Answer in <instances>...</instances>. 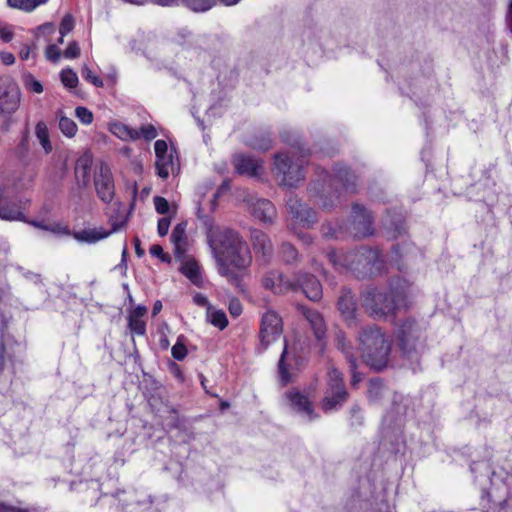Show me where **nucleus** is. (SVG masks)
Returning a JSON list of instances; mask_svg holds the SVG:
<instances>
[{
    "mask_svg": "<svg viewBox=\"0 0 512 512\" xmlns=\"http://www.w3.org/2000/svg\"><path fill=\"white\" fill-rule=\"evenodd\" d=\"M49 0H7L10 8L24 12H32L39 6L46 4Z\"/></svg>",
    "mask_w": 512,
    "mask_h": 512,
    "instance_id": "29",
    "label": "nucleus"
},
{
    "mask_svg": "<svg viewBox=\"0 0 512 512\" xmlns=\"http://www.w3.org/2000/svg\"><path fill=\"white\" fill-rule=\"evenodd\" d=\"M382 387V383L378 380L371 381L369 386V393L372 394L373 392L378 391Z\"/></svg>",
    "mask_w": 512,
    "mask_h": 512,
    "instance_id": "60",
    "label": "nucleus"
},
{
    "mask_svg": "<svg viewBox=\"0 0 512 512\" xmlns=\"http://www.w3.org/2000/svg\"><path fill=\"white\" fill-rule=\"evenodd\" d=\"M390 348L391 341L377 327L365 328L359 334L361 357L376 370L387 366Z\"/></svg>",
    "mask_w": 512,
    "mask_h": 512,
    "instance_id": "2",
    "label": "nucleus"
},
{
    "mask_svg": "<svg viewBox=\"0 0 512 512\" xmlns=\"http://www.w3.org/2000/svg\"><path fill=\"white\" fill-rule=\"evenodd\" d=\"M74 28V19L71 15H66L63 17L61 23H60V27H59V32L62 36H65L66 34H68L69 32H71Z\"/></svg>",
    "mask_w": 512,
    "mask_h": 512,
    "instance_id": "40",
    "label": "nucleus"
},
{
    "mask_svg": "<svg viewBox=\"0 0 512 512\" xmlns=\"http://www.w3.org/2000/svg\"><path fill=\"white\" fill-rule=\"evenodd\" d=\"M133 169L136 173L140 174L142 172L143 166L140 161L135 160L132 162Z\"/></svg>",
    "mask_w": 512,
    "mask_h": 512,
    "instance_id": "63",
    "label": "nucleus"
},
{
    "mask_svg": "<svg viewBox=\"0 0 512 512\" xmlns=\"http://www.w3.org/2000/svg\"><path fill=\"white\" fill-rule=\"evenodd\" d=\"M233 164L239 174L257 177L263 171L262 162L251 156L239 154L233 158Z\"/></svg>",
    "mask_w": 512,
    "mask_h": 512,
    "instance_id": "12",
    "label": "nucleus"
},
{
    "mask_svg": "<svg viewBox=\"0 0 512 512\" xmlns=\"http://www.w3.org/2000/svg\"><path fill=\"white\" fill-rule=\"evenodd\" d=\"M287 207L291 215L289 225L291 229L295 230L299 227H309L310 224L315 222V212L303 205L298 199L290 198L287 202Z\"/></svg>",
    "mask_w": 512,
    "mask_h": 512,
    "instance_id": "10",
    "label": "nucleus"
},
{
    "mask_svg": "<svg viewBox=\"0 0 512 512\" xmlns=\"http://www.w3.org/2000/svg\"><path fill=\"white\" fill-rule=\"evenodd\" d=\"M295 283V288L298 286L302 287L305 295L313 301H317L322 296V288L319 281L312 275L304 274L301 278H298Z\"/></svg>",
    "mask_w": 512,
    "mask_h": 512,
    "instance_id": "15",
    "label": "nucleus"
},
{
    "mask_svg": "<svg viewBox=\"0 0 512 512\" xmlns=\"http://www.w3.org/2000/svg\"><path fill=\"white\" fill-rule=\"evenodd\" d=\"M329 259H330V261L332 262V264L334 266H346L348 268H351L352 264H353L352 261L351 262H347L346 260H345V262L338 261L336 259V254L335 253L330 254L329 255Z\"/></svg>",
    "mask_w": 512,
    "mask_h": 512,
    "instance_id": "57",
    "label": "nucleus"
},
{
    "mask_svg": "<svg viewBox=\"0 0 512 512\" xmlns=\"http://www.w3.org/2000/svg\"><path fill=\"white\" fill-rule=\"evenodd\" d=\"M0 512H23L13 506H8L4 503H0Z\"/></svg>",
    "mask_w": 512,
    "mask_h": 512,
    "instance_id": "59",
    "label": "nucleus"
},
{
    "mask_svg": "<svg viewBox=\"0 0 512 512\" xmlns=\"http://www.w3.org/2000/svg\"><path fill=\"white\" fill-rule=\"evenodd\" d=\"M338 308L341 315L344 317L348 325H352L355 323V302L352 294L350 292H344L338 301Z\"/></svg>",
    "mask_w": 512,
    "mask_h": 512,
    "instance_id": "18",
    "label": "nucleus"
},
{
    "mask_svg": "<svg viewBox=\"0 0 512 512\" xmlns=\"http://www.w3.org/2000/svg\"><path fill=\"white\" fill-rule=\"evenodd\" d=\"M94 185L98 197L105 203H110L115 194V185L110 167L101 163L94 175Z\"/></svg>",
    "mask_w": 512,
    "mask_h": 512,
    "instance_id": "9",
    "label": "nucleus"
},
{
    "mask_svg": "<svg viewBox=\"0 0 512 512\" xmlns=\"http://www.w3.org/2000/svg\"><path fill=\"white\" fill-rule=\"evenodd\" d=\"M138 132L140 133V138L142 137L145 140H152L157 137L156 128L151 124L143 125Z\"/></svg>",
    "mask_w": 512,
    "mask_h": 512,
    "instance_id": "42",
    "label": "nucleus"
},
{
    "mask_svg": "<svg viewBox=\"0 0 512 512\" xmlns=\"http://www.w3.org/2000/svg\"><path fill=\"white\" fill-rule=\"evenodd\" d=\"M302 313L310 323L317 340H322L326 332V327L322 316L317 311L307 308H302Z\"/></svg>",
    "mask_w": 512,
    "mask_h": 512,
    "instance_id": "21",
    "label": "nucleus"
},
{
    "mask_svg": "<svg viewBox=\"0 0 512 512\" xmlns=\"http://www.w3.org/2000/svg\"><path fill=\"white\" fill-rule=\"evenodd\" d=\"M21 93L17 84L9 77L0 78V113H14L20 104Z\"/></svg>",
    "mask_w": 512,
    "mask_h": 512,
    "instance_id": "7",
    "label": "nucleus"
},
{
    "mask_svg": "<svg viewBox=\"0 0 512 512\" xmlns=\"http://www.w3.org/2000/svg\"><path fill=\"white\" fill-rule=\"evenodd\" d=\"M147 313V308L143 305H138L137 307H135L129 314V316L131 317H134V318H142L146 315Z\"/></svg>",
    "mask_w": 512,
    "mask_h": 512,
    "instance_id": "52",
    "label": "nucleus"
},
{
    "mask_svg": "<svg viewBox=\"0 0 512 512\" xmlns=\"http://www.w3.org/2000/svg\"><path fill=\"white\" fill-rule=\"evenodd\" d=\"M171 353L174 359L181 361L187 355V348L183 342V336L178 337L177 342L173 345Z\"/></svg>",
    "mask_w": 512,
    "mask_h": 512,
    "instance_id": "37",
    "label": "nucleus"
},
{
    "mask_svg": "<svg viewBox=\"0 0 512 512\" xmlns=\"http://www.w3.org/2000/svg\"><path fill=\"white\" fill-rule=\"evenodd\" d=\"M193 301L196 305L206 307V309L208 308V305H211L206 296L200 293L193 296Z\"/></svg>",
    "mask_w": 512,
    "mask_h": 512,
    "instance_id": "53",
    "label": "nucleus"
},
{
    "mask_svg": "<svg viewBox=\"0 0 512 512\" xmlns=\"http://www.w3.org/2000/svg\"><path fill=\"white\" fill-rule=\"evenodd\" d=\"M35 225L37 227L43 228L45 230H49L55 234H60V235H69L70 234L68 227L65 225L59 224V223L53 224L50 226H42L40 224H35Z\"/></svg>",
    "mask_w": 512,
    "mask_h": 512,
    "instance_id": "43",
    "label": "nucleus"
},
{
    "mask_svg": "<svg viewBox=\"0 0 512 512\" xmlns=\"http://www.w3.org/2000/svg\"><path fill=\"white\" fill-rule=\"evenodd\" d=\"M35 136L43 148L45 154H50L53 150L52 143L50 141V135L47 125L40 121L35 126Z\"/></svg>",
    "mask_w": 512,
    "mask_h": 512,
    "instance_id": "27",
    "label": "nucleus"
},
{
    "mask_svg": "<svg viewBox=\"0 0 512 512\" xmlns=\"http://www.w3.org/2000/svg\"><path fill=\"white\" fill-rule=\"evenodd\" d=\"M82 77L90 82L91 84H93L94 86L96 87H102L103 86V81L102 79L97 76L96 74H94L92 72V70L87 67V66H84L83 69H82Z\"/></svg>",
    "mask_w": 512,
    "mask_h": 512,
    "instance_id": "38",
    "label": "nucleus"
},
{
    "mask_svg": "<svg viewBox=\"0 0 512 512\" xmlns=\"http://www.w3.org/2000/svg\"><path fill=\"white\" fill-rule=\"evenodd\" d=\"M0 38L4 42H9L13 38V32L8 26H0Z\"/></svg>",
    "mask_w": 512,
    "mask_h": 512,
    "instance_id": "51",
    "label": "nucleus"
},
{
    "mask_svg": "<svg viewBox=\"0 0 512 512\" xmlns=\"http://www.w3.org/2000/svg\"><path fill=\"white\" fill-rule=\"evenodd\" d=\"M24 87L26 90L40 94L43 92V85L40 81L34 78L33 75L27 74L23 78Z\"/></svg>",
    "mask_w": 512,
    "mask_h": 512,
    "instance_id": "34",
    "label": "nucleus"
},
{
    "mask_svg": "<svg viewBox=\"0 0 512 512\" xmlns=\"http://www.w3.org/2000/svg\"><path fill=\"white\" fill-rule=\"evenodd\" d=\"M298 360L295 355L288 349L285 345L284 350L282 352L281 358L279 360V375L283 384H287L291 380V374L289 373V368L293 367V365H297Z\"/></svg>",
    "mask_w": 512,
    "mask_h": 512,
    "instance_id": "20",
    "label": "nucleus"
},
{
    "mask_svg": "<svg viewBox=\"0 0 512 512\" xmlns=\"http://www.w3.org/2000/svg\"><path fill=\"white\" fill-rule=\"evenodd\" d=\"M154 206L159 214H166L169 211L168 201L160 196L154 197Z\"/></svg>",
    "mask_w": 512,
    "mask_h": 512,
    "instance_id": "44",
    "label": "nucleus"
},
{
    "mask_svg": "<svg viewBox=\"0 0 512 512\" xmlns=\"http://www.w3.org/2000/svg\"><path fill=\"white\" fill-rule=\"evenodd\" d=\"M352 217L357 235L367 236L372 234V218L364 207L360 205H354L352 209Z\"/></svg>",
    "mask_w": 512,
    "mask_h": 512,
    "instance_id": "14",
    "label": "nucleus"
},
{
    "mask_svg": "<svg viewBox=\"0 0 512 512\" xmlns=\"http://www.w3.org/2000/svg\"><path fill=\"white\" fill-rule=\"evenodd\" d=\"M11 269L21 274L25 280L35 285H39L42 283V277L39 273L27 270L18 264L11 265Z\"/></svg>",
    "mask_w": 512,
    "mask_h": 512,
    "instance_id": "33",
    "label": "nucleus"
},
{
    "mask_svg": "<svg viewBox=\"0 0 512 512\" xmlns=\"http://www.w3.org/2000/svg\"><path fill=\"white\" fill-rule=\"evenodd\" d=\"M178 166V158L176 152L170 150L169 154L156 157V171L157 175L162 179H167L170 173H173Z\"/></svg>",
    "mask_w": 512,
    "mask_h": 512,
    "instance_id": "17",
    "label": "nucleus"
},
{
    "mask_svg": "<svg viewBox=\"0 0 512 512\" xmlns=\"http://www.w3.org/2000/svg\"><path fill=\"white\" fill-rule=\"evenodd\" d=\"M161 310H162V303H161V301L157 300L153 305V310H152L153 316H156Z\"/></svg>",
    "mask_w": 512,
    "mask_h": 512,
    "instance_id": "62",
    "label": "nucleus"
},
{
    "mask_svg": "<svg viewBox=\"0 0 512 512\" xmlns=\"http://www.w3.org/2000/svg\"><path fill=\"white\" fill-rule=\"evenodd\" d=\"M120 153L123 156L129 158L131 156V154H132V149L130 147H128V146H125V147L120 149Z\"/></svg>",
    "mask_w": 512,
    "mask_h": 512,
    "instance_id": "64",
    "label": "nucleus"
},
{
    "mask_svg": "<svg viewBox=\"0 0 512 512\" xmlns=\"http://www.w3.org/2000/svg\"><path fill=\"white\" fill-rule=\"evenodd\" d=\"M181 272L190 279L193 284L199 285L201 283L200 267L196 261L188 260L184 262L181 267Z\"/></svg>",
    "mask_w": 512,
    "mask_h": 512,
    "instance_id": "30",
    "label": "nucleus"
},
{
    "mask_svg": "<svg viewBox=\"0 0 512 512\" xmlns=\"http://www.w3.org/2000/svg\"><path fill=\"white\" fill-rule=\"evenodd\" d=\"M154 150L156 157L170 153L168 145L164 140H157L154 144Z\"/></svg>",
    "mask_w": 512,
    "mask_h": 512,
    "instance_id": "50",
    "label": "nucleus"
},
{
    "mask_svg": "<svg viewBox=\"0 0 512 512\" xmlns=\"http://www.w3.org/2000/svg\"><path fill=\"white\" fill-rule=\"evenodd\" d=\"M91 160L88 157L78 159L75 166V177L78 185L87 187L90 183Z\"/></svg>",
    "mask_w": 512,
    "mask_h": 512,
    "instance_id": "23",
    "label": "nucleus"
},
{
    "mask_svg": "<svg viewBox=\"0 0 512 512\" xmlns=\"http://www.w3.org/2000/svg\"><path fill=\"white\" fill-rule=\"evenodd\" d=\"M0 59L5 65H11L15 61V57L10 52H0Z\"/></svg>",
    "mask_w": 512,
    "mask_h": 512,
    "instance_id": "54",
    "label": "nucleus"
},
{
    "mask_svg": "<svg viewBox=\"0 0 512 512\" xmlns=\"http://www.w3.org/2000/svg\"><path fill=\"white\" fill-rule=\"evenodd\" d=\"M150 254L152 256L158 257L163 262H169L170 257L164 253L163 248L160 245H153L150 248Z\"/></svg>",
    "mask_w": 512,
    "mask_h": 512,
    "instance_id": "49",
    "label": "nucleus"
},
{
    "mask_svg": "<svg viewBox=\"0 0 512 512\" xmlns=\"http://www.w3.org/2000/svg\"><path fill=\"white\" fill-rule=\"evenodd\" d=\"M206 317L210 324L220 330L225 329L228 325V319L225 312L221 309L215 308L212 305H208Z\"/></svg>",
    "mask_w": 512,
    "mask_h": 512,
    "instance_id": "26",
    "label": "nucleus"
},
{
    "mask_svg": "<svg viewBox=\"0 0 512 512\" xmlns=\"http://www.w3.org/2000/svg\"><path fill=\"white\" fill-rule=\"evenodd\" d=\"M80 54V48L77 42H71L64 52V56L69 59L77 58Z\"/></svg>",
    "mask_w": 512,
    "mask_h": 512,
    "instance_id": "48",
    "label": "nucleus"
},
{
    "mask_svg": "<svg viewBox=\"0 0 512 512\" xmlns=\"http://www.w3.org/2000/svg\"><path fill=\"white\" fill-rule=\"evenodd\" d=\"M75 115L79 121L85 125H89L93 121V113L86 107H77L75 110Z\"/></svg>",
    "mask_w": 512,
    "mask_h": 512,
    "instance_id": "39",
    "label": "nucleus"
},
{
    "mask_svg": "<svg viewBox=\"0 0 512 512\" xmlns=\"http://www.w3.org/2000/svg\"><path fill=\"white\" fill-rule=\"evenodd\" d=\"M281 252L286 262L293 261L297 256L296 249L290 244H283Z\"/></svg>",
    "mask_w": 512,
    "mask_h": 512,
    "instance_id": "45",
    "label": "nucleus"
},
{
    "mask_svg": "<svg viewBox=\"0 0 512 512\" xmlns=\"http://www.w3.org/2000/svg\"><path fill=\"white\" fill-rule=\"evenodd\" d=\"M117 207L115 209V214H111L109 216V223L112 226V229L108 232H116L123 228L128 220V216L126 213V209L121 204H115Z\"/></svg>",
    "mask_w": 512,
    "mask_h": 512,
    "instance_id": "28",
    "label": "nucleus"
},
{
    "mask_svg": "<svg viewBox=\"0 0 512 512\" xmlns=\"http://www.w3.org/2000/svg\"><path fill=\"white\" fill-rule=\"evenodd\" d=\"M263 286L276 294H283L295 289L294 281L286 279L278 271L268 272L263 278Z\"/></svg>",
    "mask_w": 512,
    "mask_h": 512,
    "instance_id": "13",
    "label": "nucleus"
},
{
    "mask_svg": "<svg viewBox=\"0 0 512 512\" xmlns=\"http://www.w3.org/2000/svg\"><path fill=\"white\" fill-rule=\"evenodd\" d=\"M494 483L492 484L491 489L487 492L488 497L497 505L502 506L505 502L504 496L507 491L506 485L501 482L498 487H494Z\"/></svg>",
    "mask_w": 512,
    "mask_h": 512,
    "instance_id": "31",
    "label": "nucleus"
},
{
    "mask_svg": "<svg viewBox=\"0 0 512 512\" xmlns=\"http://www.w3.org/2000/svg\"><path fill=\"white\" fill-rule=\"evenodd\" d=\"M282 333V320L274 311H267L262 316L260 329V343L266 349L271 343L280 338Z\"/></svg>",
    "mask_w": 512,
    "mask_h": 512,
    "instance_id": "8",
    "label": "nucleus"
},
{
    "mask_svg": "<svg viewBox=\"0 0 512 512\" xmlns=\"http://www.w3.org/2000/svg\"><path fill=\"white\" fill-rule=\"evenodd\" d=\"M406 297L403 286L392 287L390 293L372 290L364 295L363 306L371 316L381 318L405 307Z\"/></svg>",
    "mask_w": 512,
    "mask_h": 512,
    "instance_id": "3",
    "label": "nucleus"
},
{
    "mask_svg": "<svg viewBox=\"0 0 512 512\" xmlns=\"http://www.w3.org/2000/svg\"><path fill=\"white\" fill-rule=\"evenodd\" d=\"M46 58L52 62H56L60 58V49L57 45H49L46 49Z\"/></svg>",
    "mask_w": 512,
    "mask_h": 512,
    "instance_id": "46",
    "label": "nucleus"
},
{
    "mask_svg": "<svg viewBox=\"0 0 512 512\" xmlns=\"http://www.w3.org/2000/svg\"><path fill=\"white\" fill-rule=\"evenodd\" d=\"M109 235H111V232H107L103 228H93L76 232L74 238L80 242L92 244L107 238Z\"/></svg>",
    "mask_w": 512,
    "mask_h": 512,
    "instance_id": "24",
    "label": "nucleus"
},
{
    "mask_svg": "<svg viewBox=\"0 0 512 512\" xmlns=\"http://www.w3.org/2000/svg\"><path fill=\"white\" fill-rule=\"evenodd\" d=\"M128 325L132 333L144 335L146 332V323L142 318L128 317Z\"/></svg>",
    "mask_w": 512,
    "mask_h": 512,
    "instance_id": "36",
    "label": "nucleus"
},
{
    "mask_svg": "<svg viewBox=\"0 0 512 512\" xmlns=\"http://www.w3.org/2000/svg\"><path fill=\"white\" fill-rule=\"evenodd\" d=\"M108 129L114 136L122 141H135L140 138L138 130L119 121L109 123Z\"/></svg>",
    "mask_w": 512,
    "mask_h": 512,
    "instance_id": "19",
    "label": "nucleus"
},
{
    "mask_svg": "<svg viewBox=\"0 0 512 512\" xmlns=\"http://www.w3.org/2000/svg\"><path fill=\"white\" fill-rule=\"evenodd\" d=\"M171 241L174 245L175 253L180 256L187 250L186 223H178L171 234Z\"/></svg>",
    "mask_w": 512,
    "mask_h": 512,
    "instance_id": "22",
    "label": "nucleus"
},
{
    "mask_svg": "<svg viewBox=\"0 0 512 512\" xmlns=\"http://www.w3.org/2000/svg\"><path fill=\"white\" fill-rule=\"evenodd\" d=\"M274 169L283 185L294 187L303 180L301 165L293 163L291 158L284 153L275 155Z\"/></svg>",
    "mask_w": 512,
    "mask_h": 512,
    "instance_id": "6",
    "label": "nucleus"
},
{
    "mask_svg": "<svg viewBox=\"0 0 512 512\" xmlns=\"http://www.w3.org/2000/svg\"><path fill=\"white\" fill-rule=\"evenodd\" d=\"M286 397L289 400L292 409L301 415L306 416L309 420L314 418L311 402L306 396L302 395L298 391H289L286 394Z\"/></svg>",
    "mask_w": 512,
    "mask_h": 512,
    "instance_id": "16",
    "label": "nucleus"
},
{
    "mask_svg": "<svg viewBox=\"0 0 512 512\" xmlns=\"http://www.w3.org/2000/svg\"><path fill=\"white\" fill-rule=\"evenodd\" d=\"M247 205L250 213L264 223H271L276 216V209L268 200L250 197Z\"/></svg>",
    "mask_w": 512,
    "mask_h": 512,
    "instance_id": "11",
    "label": "nucleus"
},
{
    "mask_svg": "<svg viewBox=\"0 0 512 512\" xmlns=\"http://www.w3.org/2000/svg\"><path fill=\"white\" fill-rule=\"evenodd\" d=\"M61 81L67 88H74L78 84V76L72 69H64L61 74Z\"/></svg>",
    "mask_w": 512,
    "mask_h": 512,
    "instance_id": "35",
    "label": "nucleus"
},
{
    "mask_svg": "<svg viewBox=\"0 0 512 512\" xmlns=\"http://www.w3.org/2000/svg\"><path fill=\"white\" fill-rule=\"evenodd\" d=\"M189 6L193 11L205 12L212 7V3L209 0H192Z\"/></svg>",
    "mask_w": 512,
    "mask_h": 512,
    "instance_id": "41",
    "label": "nucleus"
},
{
    "mask_svg": "<svg viewBox=\"0 0 512 512\" xmlns=\"http://www.w3.org/2000/svg\"><path fill=\"white\" fill-rule=\"evenodd\" d=\"M59 129L63 135L69 138L74 137L77 133L76 123L66 116H61L59 118Z\"/></svg>",
    "mask_w": 512,
    "mask_h": 512,
    "instance_id": "32",
    "label": "nucleus"
},
{
    "mask_svg": "<svg viewBox=\"0 0 512 512\" xmlns=\"http://www.w3.org/2000/svg\"><path fill=\"white\" fill-rule=\"evenodd\" d=\"M254 249L261 252L263 256H269L272 253V244L267 235L261 231H254L251 236Z\"/></svg>",
    "mask_w": 512,
    "mask_h": 512,
    "instance_id": "25",
    "label": "nucleus"
},
{
    "mask_svg": "<svg viewBox=\"0 0 512 512\" xmlns=\"http://www.w3.org/2000/svg\"><path fill=\"white\" fill-rule=\"evenodd\" d=\"M204 224L209 227V244L218 264V272L223 276H230V266L245 270L252 258L247 244L239 235L231 230L214 235L208 219Z\"/></svg>",
    "mask_w": 512,
    "mask_h": 512,
    "instance_id": "1",
    "label": "nucleus"
},
{
    "mask_svg": "<svg viewBox=\"0 0 512 512\" xmlns=\"http://www.w3.org/2000/svg\"><path fill=\"white\" fill-rule=\"evenodd\" d=\"M33 52V49L31 46L25 44L22 46L19 56L22 60H28L31 56V53Z\"/></svg>",
    "mask_w": 512,
    "mask_h": 512,
    "instance_id": "55",
    "label": "nucleus"
},
{
    "mask_svg": "<svg viewBox=\"0 0 512 512\" xmlns=\"http://www.w3.org/2000/svg\"><path fill=\"white\" fill-rule=\"evenodd\" d=\"M347 398V392L343 385L341 373L336 368L328 372V387L322 402V409L331 412L341 406Z\"/></svg>",
    "mask_w": 512,
    "mask_h": 512,
    "instance_id": "5",
    "label": "nucleus"
},
{
    "mask_svg": "<svg viewBox=\"0 0 512 512\" xmlns=\"http://www.w3.org/2000/svg\"><path fill=\"white\" fill-rule=\"evenodd\" d=\"M134 244H135V252H136V254L139 257L143 256L144 255V250L140 247V240L138 238L135 239Z\"/></svg>",
    "mask_w": 512,
    "mask_h": 512,
    "instance_id": "61",
    "label": "nucleus"
},
{
    "mask_svg": "<svg viewBox=\"0 0 512 512\" xmlns=\"http://www.w3.org/2000/svg\"><path fill=\"white\" fill-rule=\"evenodd\" d=\"M33 182V176L28 175L21 183L16 184L14 189L6 188L0 191V218L3 220H22L23 213L19 204L12 200L14 191L28 189Z\"/></svg>",
    "mask_w": 512,
    "mask_h": 512,
    "instance_id": "4",
    "label": "nucleus"
},
{
    "mask_svg": "<svg viewBox=\"0 0 512 512\" xmlns=\"http://www.w3.org/2000/svg\"><path fill=\"white\" fill-rule=\"evenodd\" d=\"M229 311L233 316H239L242 312L241 304L238 301H231Z\"/></svg>",
    "mask_w": 512,
    "mask_h": 512,
    "instance_id": "56",
    "label": "nucleus"
},
{
    "mask_svg": "<svg viewBox=\"0 0 512 512\" xmlns=\"http://www.w3.org/2000/svg\"><path fill=\"white\" fill-rule=\"evenodd\" d=\"M506 22H507L508 29L512 33V0L510 1L509 6H508V11H507V15H506Z\"/></svg>",
    "mask_w": 512,
    "mask_h": 512,
    "instance_id": "58",
    "label": "nucleus"
},
{
    "mask_svg": "<svg viewBox=\"0 0 512 512\" xmlns=\"http://www.w3.org/2000/svg\"><path fill=\"white\" fill-rule=\"evenodd\" d=\"M170 219L168 217H163L159 219L158 225H157V231L159 236L163 237L167 235L169 228H170Z\"/></svg>",
    "mask_w": 512,
    "mask_h": 512,
    "instance_id": "47",
    "label": "nucleus"
}]
</instances>
